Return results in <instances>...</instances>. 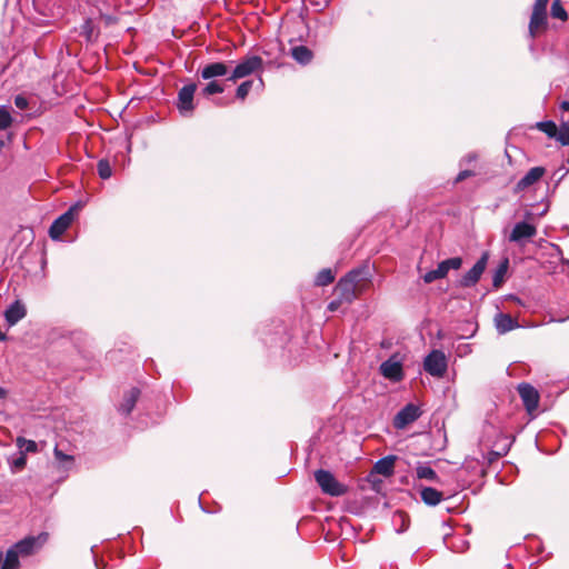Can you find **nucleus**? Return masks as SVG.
<instances>
[{"label":"nucleus","instance_id":"obj_1","mask_svg":"<svg viewBox=\"0 0 569 569\" xmlns=\"http://www.w3.org/2000/svg\"><path fill=\"white\" fill-rule=\"evenodd\" d=\"M315 480L325 495L340 497L348 492V486L338 481L332 472L319 469L315 471Z\"/></svg>","mask_w":569,"mask_h":569},{"label":"nucleus","instance_id":"obj_2","mask_svg":"<svg viewBox=\"0 0 569 569\" xmlns=\"http://www.w3.org/2000/svg\"><path fill=\"white\" fill-rule=\"evenodd\" d=\"M448 368V360L443 351L432 350L423 360V369L427 373L436 378H442Z\"/></svg>","mask_w":569,"mask_h":569},{"label":"nucleus","instance_id":"obj_3","mask_svg":"<svg viewBox=\"0 0 569 569\" xmlns=\"http://www.w3.org/2000/svg\"><path fill=\"white\" fill-rule=\"evenodd\" d=\"M262 59L259 56H249L241 60L228 77V81L236 82L262 69Z\"/></svg>","mask_w":569,"mask_h":569},{"label":"nucleus","instance_id":"obj_4","mask_svg":"<svg viewBox=\"0 0 569 569\" xmlns=\"http://www.w3.org/2000/svg\"><path fill=\"white\" fill-rule=\"evenodd\" d=\"M359 277L360 271L353 270L338 281L336 291L338 292L341 300L351 302L353 299H356Z\"/></svg>","mask_w":569,"mask_h":569},{"label":"nucleus","instance_id":"obj_5","mask_svg":"<svg viewBox=\"0 0 569 569\" xmlns=\"http://www.w3.org/2000/svg\"><path fill=\"white\" fill-rule=\"evenodd\" d=\"M517 389L528 415L535 417L540 400L538 390L526 382L520 383Z\"/></svg>","mask_w":569,"mask_h":569},{"label":"nucleus","instance_id":"obj_6","mask_svg":"<svg viewBox=\"0 0 569 569\" xmlns=\"http://www.w3.org/2000/svg\"><path fill=\"white\" fill-rule=\"evenodd\" d=\"M77 214V207H70L64 213L58 217L49 229V236L53 240H59L64 231L71 226Z\"/></svg>","mask_w":569,"mask_h":569},{"label":"nucleus","instance_id":"obj_7","mask_svg":"<svg viewBox=\"0 0 569 569\" xmlns=\"http://www.w3.org/2000/svg\"><path fill=\"white\" fill-rule=\"evenodd\" d=\"M422 411L415 403L406 405L393 418V427L398 430L405 429L408 425L420 418Z\"/></svg>","mask_w":569,"mask_h":569},{"label":"nucleus","instance_id":"obj_8","mask_svg":"<svg viewBox=\"0 0 569 569\" xmlns=\"http://www.w3.org/2000/svg\"><path fill=\"white\" fill-rule=\"evenodd\" d=\"M537 234V228L535 224L528 223L526 221L517 222L509 237V242H513L517 244H523L526 241L530 240Z\"/></svg>","mask_w":569,"mask_h":569},{"label":"nucleus","instance_id":"obj_9","mask_svg":"<svg viewBox=\"0 0 569 569\" xmlns=\"http://www.w3.org/2000/svg\"><path fill=\"white\" fill-rule=\"evenodd\" d=\"M487 260L488 256L487 253H483L482 257L473 264V267L462 276L460 286L463 288L473 287L480 280L486 269Z\"/></svg>","mask_w":569,"mask_h":569},{"label":"nucleus","instance_id":"obj_10","mask_svg":"<svg viewBox=\"0 0 569 569\" xmlns=\"http://www.w3.org/2000/svg\"><path fill=\"white\" fill-rule=\"evenodd\" d=\"M47 533H41L38 537H27L18 541L13 548L20 556H29L38 550L47 540Z\"/></svg>","mask_w":569,"mask_h":569},{"label":"nucleus","instance_id":"obj_11","mask_svg":"<svg viewBox=\"0 0 569 569\" xmlns=\"http://www.w3.org/2000/svg\"><path fill=\"white\" fill-rule=\"evenodd\" d=\"M197 90L194 83L183 86L178 93V109L181 113L191 112L194 109L193 96Z\"/></svg>","mask_w":569,"mask_h":569},{"label":"nucleus","instance_id":"obj_12","mask_svg":"<svg viewBox=\"0 0 569 569\" xmlns=\"http://www.w3.org/2000/svg\"><path fill=\"white\" fill-rule=\"evenodd\" d=\"M380 372L385 378L396 382L400 381L403 377L402 365L392 358L381 363Z\"/></svg>","mask_w":569,"mask_h":569},{"label":"nucleus","instance_id":"obj_13","mask_svg":"<svg viewBox=\"0 0 569 569\" xmlns=\"http://www.w3.org/2000/svg\"><path fill=\"white\" fill-rule=\"evenodd\" d=\"M228 71L229 67L226 62H212L206 64L201 69L200 76L203 80H211L213 78L226 76Z\"/></svg>","mask_w":569,"mask_h":569},{"label":"nucleus","instance_id":"obj_14","mask_svg":"<svg viewBox=\"0 0 569 569\" xmlns=\"http://www.w3.org/2000/svg\"><path fill=\"white\" fill-rule=\"evenodd\" d=\"M545 169L542 167L531 168L516 184V191H523L542 178Z\"/></svg>","mask_w":569,"mask_h":569},{"label":"nucleus","instance_id":"obj_15","mask_svg":"<svg viewBox=\"0 0 569 569\" xmlns=\"http://www.w3.org/2000/svg\"><path fill=\"white\" fill-rule=\"evenodd\" d=\"M27 315L26 306L17 300L11 303L4 312L7 323L11 327L23 319Z\"/></svg>","mask_w":569,"mask_h":569},{"label":"nucleus","instance_id":"obj_16","mask_svg":"<svg viewBox=\"0 0 569 569\" xmlns=\"http://www.w3.org/2000/svg\"><path fill=\"white\" fill-rule=\"evenodd\" d=\"M495 326L500 335H505L519 327V323L508 313L499 312L495 317Z\"/></svg>","mask_w":569,"mask_h":569},{"label":"nucleus","instance_id":"obj_17","mask_svg":"<svg viewBox=\"0 0 569 569\" xmlns=\"http://www.w3.org/2000/svg\"><path fill=\"white\" fill-rule=\"evenodd\" d=\"M396 456H387L373 465V471L383 477H391L395 472Z\"/></svg>","mask_w":569,"mask_h":569},{"label":"nucleus","instance_id":"obj_18","mask_svg":"<svg viewBox=\"0 0 569 569\" xmlns=\"http://www.w3.org/2000/svg\"><path fill=\"white\" fill-rule=\"evenodd\" d=\"M421 500L428 506H437L443 499V493L432 487L420 488Z\"/></svg>","mask_w":569,"mask_h":569},{"label":"nucleus","instance_id":"obj_19","mask_svg":"<svg viewBox=\"0 0 569 569\" xmlns=\"http://www.w3.org/2000/svg\"><path fill=\"white\" fill-rule=\"evenodd\" d=\"M547 26V13L532 12L529 22V34L535 38L540 29Z\"/></svg>","mask_w":569,"mask_h":569},{"label":"nucleus","instance_id":"obj_20","mask_svg":"<svg viewBox=\"0 0 569 569\" xmlns=\"http://www.w3.org/2000/svg\"><path fill=\"white\" fill-rule=\"evenodd\" d=\"M416 476L418 479H425L435 483L440 482L437 472L427 463H418L416 467Z\"/></svg>","mask_w":569,"mask_h":569},{"label":"nucleus","instance_id":"obj_21","mask_svg":"<svg viewBox=\"0 0 569 569\" xmlns=\"http://www.w3.org/2000/svg\"><path fill=\"white\" fill-rule=\"evenodd\" d=\"M140 391L137 388H132L123 398L122 403L119 407V410L129 415L136 406Z\"/></svg>","mask_w":569,"mask_h":569},{"label":"nucleus","instance_id":"obj_22","mask_svg":"<svg viewBox=\"0 0 569 569\" xmlns=\"http://www.w3.org/2000/svg\"><path fill=\"white\" fill-rule=\"evenodd\" d=\"M291 56H292V58L297 62H299L301 64H307L312 59V52L306 46H296V47H293L291 49Z\"/></svg>","mask_w":569,"mask_h":569},{"label":"nucleus","instance_id":"obj_23","mask_svg":"<svg viewBox=\"0 0 569 569\" xmlns=\"http://www.w3.org/2000/svg\"><path fill=\"white\" fill-rule=\"evenodd\" d=\"M461 264L462 259L460 257L446 259L438 264L439 273H441L442 277L445 278L448 274L449 270H458L461 267Z\"/></svg>","mask_w":569,"mask_h":569},{"label":"nucleus","instance_id":"obj_24","mask_svg":"<svg viewBox=\"0 0 569 569\" xmlns=\"http://www.w3.org/2000/svg\"><path fill=\"white\" fill-rule=\"evenodd\" d=\"M19 552L11 547L6 555L1 569H18L19 568Z\"/></svg>","mask_w":569,"mask_h":569},{"label":"nucleus","instance_id":"obj_25","mask_svg":"<svg viewBox=\"0 0 569 569\" xmlns=\"http://www.w3.org/2000/svg\"><path fill=\"white\" fill-rule=\"evenodd\" d=\"M333 280H335V273L332 272L331 269L327 268V269H322L317 274L315 282L317 286L325 287V286L332 283Z\"/></svg>","mask_w":569,"mask_h":569},{"label":"nucleus","instance_id":"obj_26","mask_svg":"<svg viewBox=\"0 0 569 569\" xmlns=\"http://www.w3.org/2000/svg\"><path fill=\"white\" fill-rule=\"evenodd\" d=\"M10 468L13 472L21 471L27 465L24 452H18L9 459Z\"/></svg>","mask_w":569,"mask_h":569},{"label":"nucleus","instance_id":"obj_27","mask_svg":"<svg viewBox=\"0 0 569 569\" xmlns=\"http://www.w3.org/2000/svg\"><path fill=\"white\" fill-rule=\"evenodd\" d=\"M16 442L18 448L20 449V452H24V455L28 452H36L38 450V445L33 440H29L23 437H18Z\"/></svg>","mask_w":569,"mask_h":569},{"label":"nucleus","instance_id":"obj_28","mask_svg":"<svg viewBox=\"0 0 569 569\" xmlns=\"http://www.w3.org/2000/svg\"><path fill=\"white\" fill-rule=\"evenodd\" d=\"M223 91H224L223 84L216 80H212L203 87L201 94L204 97H209L212 94L222 93Z\"/></svg>","mask_w":569,"mask_h":569},{"label":"nucleus","instance_id":"obj_29","mask_svg":"<svg viewBox=\"0 0 569 569\" xmlns=\"http://www.w3.org/2000/svg\"><path fill=\"white\" fill-rule=\"evenodd\" d=\"M562 146H569V120L563 121L559 128H557V134L555 137Z\"/></svg>","mask_w":569,"mask_h":569},{"label":"nucleus","instance_id":"obj_30","mask_svg":"<svg viewBox=\"0 0 569 569\" xmlns=\"http://www.w3.org/2000/svg\"><path fill=\"white\" fill-rule=\"evenodd\" d=\"M551 16L556 19H560L566 21L568 19V13L562 7L560 0H555L551 4Z\"/></svg>","mask_w":569,"mask_h":569},{"label":"nucleus","instance_id":"obj_31","mask_svg":"<svg viewBox=\"0 0 569 569\" xmlns=\"http://www.w3.org/2000/svg\"><path fill=\"white\" fill-rule=\"evenodd\" d=\"M537 128L545 132L548 137L555 138L557 134V126L553 121H541L537 123Z\"/></svg>","mask_w":569,"mask_h":569},{"label":"nucleus","instance_id":"obj_32","mask_svg":"<svg viewBox=\"0 0 569 569\" xmlns=\"http://www.w3.org/2000/svg\"><path fill=\"white\" fill-rule=\"evenodd\" d=\"M13 119L6 107H0V130L11 127Z\"/></svg>","mask_w":569,"mask_h":569},{"label":"nucleus","instance_id":"obj_33","mask_svg":"<svg viewBox=\"0 0 569 569\" xmlns=\"http://www.w3.org/2000/svg\"><path fill=\"white\" fill-rule=\"evenodd\" d=\"M98 173L101 179H109L112 176V169L108 160H100L98 162Z\"/></svg>","mask_w":569,"mask_h":569},{"label":"nucleus","instance_id":"obj_34","mask_svg":"<svg viewBox=\"0 0 569 569\" xmlns=\"http://www.w3.org/2000/svg\"><path fill=\"white\" fill-rule=\"evenodd\" d=\"M253 81L247 80L239 84L236 91V97L240 100H244L252 88Z\"/></svg>","mask_w":569,"mask_h":569},{"label":"nucleus","instance_id":"obj_35","mask_svg":"<svg viewBox=\"0 0 569 569\" xmlns=\"http://www.w3.org/2000/svg\"><path fill=\"white\" fill-rule=\"evenodd\" d=\"M442 278H443V277H442V274H441V273H439V269H438V267H437L436 269L430 270V271H428V272H426V273H425V276H423V281H425L426 283H431V282H433V281H436V280H438V279H442Z\"/></svg>","mask_w":569,"mask_h":569},{"label":"nucleus","instance_id":"obj_36","mask_svg":"<svg viewBox=\"0 0 569 569\" xmlns=\"http://www.w3.org/2000/svg\"><path fill=\"white\" fill-rule=\"evenodd\" d=\"M548 3L549 0H536L532 8V12L547 13Z\"/></svg>","mask_w":569,"mask_h":569},{"label":"nucleus","instance_id":"obj_37","mask_svg":"<svg viewBox=\"0 0 569 569\" xmlns=\"http://www.w3.org/2000/svg\"><path fill=\"white\" fill-rule=\"evenodd\" d=\"M53 453H54L56 459L60 462L73 460L72 456L63 453L58 447L54 448Z\"/></svg>","mask_w":569,"mask_h":569},{"label":"nucleus","instance_id":"obj_38","mask_svg":"<svg viewBox=\"0 0 569 569\" xmlns=\"http://www.w3.org/2000/svg\"><path fill=\"white\" fill-rule=\"evenodd\" d=\"M14 104L17 108L23 110L28 107V100L23 96H17L14 98Z\"/></svg>","mask_w":569,"mask_h":569},{"label":"nucleus","instance_id":"obj_39","mask_svg":"<svg viewBox=\"0 0 569 569\" xmlns=\"http://www.w3.org/2000/svg\"><path fill=\"white\" fill-rule=\"evenodd\" d=\"M475 176V172L471 171V170H462L458 173V176L456 177V182H461L463 181L465 179L469 178V177H472Z\"/></svg>","mask_w":569,"mask_h":569},{"label":"nucleus","instance_id":"obj_40","mask_svg":"<svg viewBox=\"0 0 569 569\" xmlns=\"http://www.w3.org/2000/svg\"><path fill=\"white\" fill-rule=\"evenodd\" d=\"M342 302H343V300H341V298L339 297V299H338V300H333V301H331V302L329 303L328 309H329L330 311H335V310H337V309L339 308V306H340Z\"/></svg>","mask_w":569,"mask_h":569},{"label":"nucleus","instance_id":"obj_41","mask_svg":"<svg viewBox=\"0 0 569 569\" xmlns=\"http://www.w3.org/2000/svg\"><path fill=\"white\" fill-rule=\"evenodd\" d=\"M507 263H508V261H506V262H505V264L500 267V269L498 270V273H497V274H496V277L493 278V284H495V286H497V283H498L499 276H501V274L506 271V269H507Z\"/></svg>","mask_w":569,"mask_h":569},{"label":"nucleus","instance_id":"obj_42","mask_svg":"<svg viewBox=\"0 0 569 569\" xmlns=\"http://www.w3.org/2000/svg\"><path fill=\"white\" fill-rule=\"evenodd\" d=\"M560 108L565 111H569V101L561 102Z\"/></svg>","mask_w":569,"mask_h":569},{"label":"nucleus","instance_id":"obj_43","mask_svg":"<svg viewBox=\"0 0 569 569\" xmlns=\"http://www.w3.org/2000/svg\"><path fill=\"white\" fill-rule=\"evenodd\" d=\"M6 397H7V391L2 387H0V399H3Z\"/></svg>","mask_w":569,"mask_h":569},{"label":"nucleus","instance_id":"obj_44","mask_svg":"<svg viewBox=\"0 0 569 569\" xmlns=\"http://www.w3.org/2000/svg\"><path fill=\"white\" fill-rule=\"evenodd\" d=\"M525 217H526L527 219H530V218L532 217V213H531L530 211H527V212H526V214H525Z\"/></svg>","mask_w":569,"mask_h":569},{"label":"nucleus","instance_id":"obj_45","mask_svg":"<svg viewBox=\"0 0 569 569\" xmlns=\"http://www.w3.org/2000/svg\"><path fill=\"white\" fill-rule=\"evenodd\" d=\"M4 146V142L0 140V149Z\"/></svg>","mask_w":569,"mask_h":569},{"label":"nucleus","instance_id":"obj_46","mask_svg":"<svg viewBox=\"0 0 569 569\" xmlns=\"http://www.w3.org/2000/svg\"><path fill=\"white\" fill-rule=\"evenodd\" d=\"M0 565L2 566V552H0Z\"/></svg>","mask_w":569,"mask_h":569}]
</instances>
